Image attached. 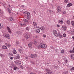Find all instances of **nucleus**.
<instances>
[{
    "instance_id": "052dcab7",
    "label": "nucleus",
    "mask_w": 74,
    "mask_h": 74,
    "mask_svg": "<svg viewBox=\"0 0 74 74\" xmlns=\"http://www.w3.org/2000/svg\"><path fill=\"white\" fill-rule=\"evenodd\" d=\"M57 27H60V25H57Z\"/></svg>"
},
{
    "instance_id": "c03bdc74",
    "label": "nucleus",
    "mask_w": 74,
    "mask_h": 74,
    "mask_svg": "<svg viewBox=\"0 0 74 74\" xmlns=\"http://www.w3.org/2000/svg\"><path fill=\"white\" fill-rule=\"evenodd\" d=\"M13 69L14 70H16V69H17V67H14Z\"/></svg>"
},
{
    "instance_id": "6e6d98bb",
    "label": "nucleus",
    "mask_w": 74,
    "mask_h": 74,
    "mask_svg": "<svg viewBox=\"0 0 74 74\" xmlns=\"http://www.w3.org/2000/svg\"><path fill=\"white\" fill-rule=\"evenodd\" d=\"M4 6V8H6V5H5Z\"/></svg>"
},
{
    "instance_id": "f257e3e1",
    "label": "nucleus",
    "mask_w": 74,
    "mask_h": 74,
    "mask_svg": "<svg viewBox=\"0 0 74 74\" xmlns=\"http://www.w3.org/2000/svg\"><path fill=\"white\" fill-rule=\"evenodd\" d=\"M24 14H25V15L27 16V17L26 19H24L23 21L24 22H28L29 19L30 18H29V16L30 15V13L28 12H24Z\"/></svg>"
},
{
    "instance_id": "c85d7f7f",
    "label": "nucleus",
    "mask_w": 74,
    "mask_h": 74,
    "mask_svg": "<svg viewBox=\"0 0 74 74\" xmlns=\"http://www.w3.org/2000/svg\"><path fill=\"white\" fill-rule=\"evenodd\" d=\"M71 24H72V26H74V21H73L71 22Z\"/></svg>"
},
{
    "instance_id": "ddd939ff",
    "label": "nucleus",
    "mask_w": 74,
    "mask_h": 74,
    "mask_svg": "<svg viewBox=\"0 0 74 74\" xmlns=\"http://www.w3.org/2000/svg\"><path fill=\"white\" fill-rule=\"evenodd\" d=\"M40 29L42 32H44V30H45V27L44 26H42L41 27H40Z\"/></svg>"
},
{
    "instance_id": "e2e57ef3",
    "label": "nucleus",
    "mask_w": 74,
    "mask_h": 74,
    "mask_svg": "<svg viewBox=\"0 0 74 74\" xmlns=\"http://www.w3.org/2000/svg\"><path fill=\"white\" fill-rule=\"evenodd\" d=\"M72 38L73 40H74V36L72 37Z\"/></svg>"
},
{
    "instance_id": "b1692460",
    "label": "nucleus",
    "mask_w": 74,
    "mask_h": 74,
    "mask_svg": "<svg viewBox=\"0 0 74 74\" xmlns=\"http://www.w3.org/2000/svg\"><path fill=\"white\" fill-rule=\"evenodd\" d=\"M71 34H72L74 35V29H73L71 32Z\"/></svg>"
},
{
    "instance_id": "a18cd8bd",
    "label": "nucleus",
    "mask_w": 74,
    "mask_h": 74,
    "mask_svg": "<svg viewBox=\"0 0 74 74\" xmlns=\"http://www.w3.org/2000/svg\"><path fill=\"white\" fill-rule=\"evenodd\" d=\"M68 1L67 0H64L65 3H67Z\"/></svg>"
},
{
    "instance_id": "bf43d9fd",
    "label": "nucleus",
    "mask_w": 74,
    "mask_h": 74,
    "mask_svg": "<svg viewBox=\"0 0 74 74\" xmlns=\"http://www.w3.org/2000/svg\"><path fill=\"white\" fill-rule=\"evenodd\" d=\"M1 10H0V14H1Z\"/></svg>"
},
{
    "instance_id": "3c124183",
    "label": "nucleus",
    "mask_w": 74,
    "mask_h": 74,
    "mask_svg": "<svg viewBox=\"0 0 74 74\" xmlns=\"http://www.w3.org/2000/svg\"><path fill=\"white\" fill-rule=\"evenodd\" d=\"M30 74H35L33 72H31L30 73Z\"/></svg>"
},
{
    "instance_id": "680f3d73",
    "label": "nucleus",
    "mask_w": 74,
    "mask_h": 74,
    "mask_svg": "<svg viewBox=\"0 0 74 74\" xmlns=\"http://www.w3.org/2000/svg\"><path fill=\"white\" fill-rule=\"evenodd\" d=\"M56 68H57V69H58L59 67L58 66H56Z\"/></svg>"
},
{
    "instance_id": "2f4dec72",
    "label": "nucleus",
    "mask_w": 74,
    "mask_h": 74,
    "mask_svg": "<svg viewBox=\"0 0 74 74\" xmlns=\"http://www.w3.org/2000/svg\"><path fill=\"white\" fill-rule=\"evenodd\" d=\"M9 55H10V56H13V54L12 53H9Z\"/></svg>"
},
{
    "instance_id": "20e7f679",
    "label": "nucleus",
    "mask_w": 74,
    "mask_h": 74,
    "mask_svg": "<svg viewBox=\"0 0 74 74\" xmlns=\"http://www.w3.org/2000/svg\"><path fill=\"white\" fill-rule=\"evenodd\" d=\"M53 33L55 36H56V37H58V33H57V32L56 31V30H53Z\"/></svg>"
},
{
    "instance_id": "864d4df0",
    "label": "nucleus",
    "mask_w": 74,
    "mask_h": 74,
    "mask_svg": "<svg viewBox=\"0 0 74 74\" xmlns=\"http://www.w3.org/2000/svg\"><path fill=\"white\" fill-rule=\"evenodd\" d=\"M36 27L37 29H40V27Z\"/></svg>"
},
{
    "instance_id": "79ce46f5",
    "label": "nucleus",
    "mask_w": 74,
    "mask_h": 74,
    "mask_svg": "<svg viewBox=\"0 0 74 74\" xmlns=\"http://www.w3.org/2000/svg\"><path fill=\"white\" fill-rule=\"evenodd\" d=\"M26 29L27 30L29 31V27H27V28H26Z\"/></svg>"
},
{
    "instance_id": "603ef678",
    "label": "nucleus",
    "mask_w": 74,
    "mask_h": 74,
    "mask_svg": "<svg viewBox=\"0 0 74 74\" xmlns=\"http://www.w3.org/2000/svg\"><path fill=\"white\" fill-rule=\"evenodd\" d=\"M0 56H1V57H2L3 56V55L0 54Z\"/></svg>"
},
{
    "instance_id": "338daca9",
    "label": "nucleus",
    "mask_w": 74,
    "mask_h": 74,
    "mask_svg": "<svg viewBox=\"0 0 74 74\" xmlns=\"http://www.w3.org/2000/svg\"><path fill=\"white\" fill-rule=\"evenodd\" d=\"M25 7V6L24 5H22V7Z\"/></svg>"
},
{
    "instance_id": "9d476101",
    "label": "nucleus",
    "mask_w": 74,
    "mask_h": 74,
    "mask_svg": "<svg viewBox=\"0 0 74 74\" xmlns=\"http://www.w3.org/2000/svg\"><path fill=\"white\" fill-rule=\"evenodd\" d=\"M7 29L8 32L10 33H11V29L8 27H7Z\"/></svg>"
},
{
    "instance_id": "8fccbe9b",
    "label": "nucleus",
    "mask_w": 74,
    "mask_h": 74,
    "mask_svg": "<svg viewBox=\"0 0 74 74\" xmlns=\"http://www.w3.org/2000/svg\"><path fill=\"white\" fill-rule=\"evenodd\" d=\"M65 62L66 63H67V62H68L67 60H65Z\"/></svg>"
},
{
    "instance_id": "7c9ffc66",
    "label": "nucleus",
    "mask_w": 74,
    "mask_h": 74,
    "mask_svg": "<svg viewBox=\"0 0 74 74\" xmlns=\"http://www.w3.org/2000/svg\"><path fill=\"white\" fill-rule=\"evenodd\" d=\"M74 51L73 50L72 51H70V53H74Z\"/></svg>"
},
{
    "instance_id": "de8ad7c7",
    "label": "nucleus",
    "mask_w": 74,
    "mask_h": 74,
    "mask_svg": "<svg viewBox=\"0 0 74 74\" xmlns=\"http://www.w3.org/2000/svg\"><path fill=\"white\" fill-rule=\"evenodd\" d=\"M8 11V12H9V13H11V10H9Z\"/></svg>"
},
{
    "instance_id": "cd10ccee",
    "label": "nucleus",
    "mask_w": 74,
    "mask_h": 74,
    "mask_svg": "<svg viewBox=\"0 0 74 74\" xmlns=\"http://www.w3.org/2000/svg\"><path fill=\"white\" fill-rule=\"evenodd\" d=\"M9 20L10 21H14V20L13 19V18H9Z\"/></svg>"
},
{
    "instance_id": "7ed1b4c3",
    "label": "nucleus",
    "mask_w": 74,
    "mask_h": 74,
    "mask_svg": "<svg viewBox=\"0 0 74 74\" xmlns=\"http://www.w3.org/2000/svg\"><path fill=\"white\" fill-rule=\"evenodd\" d=\"M3 36L5 37H6L7 38H8V39H10V35L8 34H4Z\"/></svg>"
},
{
    "instance_id": "4468645a",
    "label": "nucleus",
    "mask_w": 74,
    "mask_h": 74,
    "mask_svg": "<svg viewBox=\"0 0 74 74\" xmlns=\"http://www.w3.org/2000/svg\"><path fill=\"white\" fill-rule=\"evenodd\" d=\"M32 44H33V43L31 42H30L28 46L29 48H32Z\"/></svg>"
},
{
    "instance_id": "a878e982",
    "label": "nucleus",
    "mask_w": 74,
    "mask_h": 74,
    "mask_svg": "<svg viewBox=\"0 0 74 74\" xmlns=\"http://www.w3.org/2000/svg\"><path fill=\"white\" fill-rule=\"evenodd\" d=\"M62 74H68V71H65L62 73Z\"/></svg>"
},
{
    "instance_id": "0eeeda50",
    "label": "nucleus",
    "mask_w": 74,
    "mask_h": 74,
    "mask_svg": "<svg viewBox=\"0 0 74 74\" xmlns=\"http://www.w3.org/2000/svg\"><path fill=\"white\" fill-rule=\"evenodd\" d=\"M19 25L20 26H22L25 27L26 26V23H20Z\"/></svg>"
},
{
    "instance_id": "393cba45",
    "label": "nucleus",
    "mask_w": 74,
    "mask_h": 74,
    "mask_svg": "<svg viewBox=\"0 0 74 74\" xmlns=\"http://www.w3.org/2000/svg\"><path fill=\"white\" fill-rule=\"evenodd\" d=\"M13 53L14 54H16V51L14 49L13 50Z\"/></svg>"
},
{
    "instance_id": "aec40b11",
    "label": "nucleus",
    "mask_w": 74,
    "mask_h": 74,
    "mask_svg": "<svg viewBox=\"0 0 74 74\" xmlns=\"http://www.w3.org/2000/svg\"><path fill=\"white\" fill-rule=\"evenodd\" d=\"M59 22L60 23H61V24H63V21L62 20H60L59 21Z\"/></svg>"
},
{
    "instance_id": "39448f33",
    "label": "nucleus",
    "mask_w": 74,
    "mask_h": 74,
    "mask_svg": "<svg viewBox=\"0 0 74 74\" xmlns=\"http://www.w3.org/2000/svg\"><path fill=\"white\" fill-rule=\"evenodd\" d=\"M46 71L48 74H52V71L49 69H46Z\"/></svg>"
},
{
    "instance_id": "473e14b6",
    "label": "nucleus",
    "mask_w": 74,
    "mask_h": 74,
    "mask_svg": "<svg viewBox=\"0 0 74 74\" xmlns=\"http://www.w3.org/2000/svg\"><path fill=\"white\" fill-rule=\"evenodd\" d=\"M62 13L64 14H66V12L65 11H62Z\"/></svg>"
},
{
    "instance_id": "2eb2a0df",
    "label": "nucleus",
    "mask_w": 74,
    "mask_h": 74,
    "mask_svg": "<svg viewBox=\"0 0 74 74\" xmlns=\"http://www.w3.org/2000/svg\"><path fill=\"white\" fill-rule=\"evenodd\" d=\"M73 5V4L71 3H69L67 5V7H69Z\"/></svg>"
},
{
    "instance_id": "412c9836",
    "label": "nucleus",
    "mask_w": 74,
    "mask_h": 74,
    "mask_svg": "<svg viewBox=\"0 0 74 74\" xmlns=\"http://www.w3.org/2000/svg\"><path fill=\"white\" fill-rule=\"evenodd\" d=\"M33 25L34 26H36L37 25V23L35 22H34L33 23Z\"/></svg>"
},
{
    "instance_id": "e433bc0d",
    "label": "nucleus",
    "mask_w": 74,
    "mask_h": 74,
    "mask_svg": "<svg viewBox=\"0 0 74 74\" xmlns=\"http://www.w3.org/2000/svg\"><path fill=\"white\" fill-rule=\"evenodd\" d=\"M38 49H39V48H41V46H40V45H38Z\"/></svg>"
},
{
    "instance_id": "5701e85b",
    "label": "nucleus",
    "mask_w": 74,
    "mask_h": 74,
    "mask_svg": "<svg viewBox=\"0 0 74 74\" xmlns=\"http://www.w3.org/2000/svg\"><path fill=\"white\" fill-rule=\"evenodd\" d=\"M5 45L6 46H8V47H11V44H8L7 43H6L5 44Z\"/></svg>"
},
{
    "instance_id": "4be33fe9",
    "label": "nucleus",
    "mask_w": 74,
    "mask_h": 74,
    "mask_svg": "<svg viewBox=\"0 0 74 74\" xmlns=\"http://www.w3.org/2000/svg\"><path fill=\"white\" fill-rule=\"evenodd\" d=\"M33 43H34V44H37V40H34V41L33 42Z\"/></svg>"
},
{
    "instance_id": "6ab92c4d",
    "label": "nucleus",
    "mask_w": 74,
    "mask_h": 74,
    "mask_svg": "<svg viewBox=\"0 0 74 74\" xmlns=\"http://www.w3.org/2000/svg\"><path fill=\"white\" fill-rule=\"evenodd\" d=\"M2 48L3 49H6L7 48V47H6L5 46H2Z\"/></svg>"
},
{
    "instance_id": "423d86ee",
    "label": "nucleus",
    "mask_w": 74,
    "mask_h": 74,
    "mask_svg": "<svg viewBox=\"0 0 74 74\" xmlns=\"http://www.w3.org/2000/svg\"><path fill=\"white\" fill-rule=\"evenodd\" d=\"M47 48V45L45 44H43L41 46V48L45 49Z\"/></svg>"
},
{
    "instance_id": "c756f323",
    "label": "nucleus",
    "mask_w": 74,
    "mask_h": 74,
    "mask_svg": "<svg viewBox=\"0 0 74 74\" xmlns=\"http://www.w3.org/2000/svg\"><path fill=\"white\" fill-rule=\"evenodd\" d=\"M16 33L17 34H21V32L20 31H17L16 32Z\"/></svg>"
},
{
    "instance_id": "4c0bfd02",
    "label": "nucleus",
    "mask_w": 74,
    "mask_h": 74,
    "mask_svg": "<svg viewBox=\"0 0 74 74\" xmlns=\"http://www.w3.org/2000/svg\"><path fill=\"white\" fill-rule=\"evenodd\" d=\"M61 53H64V50H62L61 51Z\"/></svg>"
},
{
    "instance_id": "f8f14e48",
    "label": "nucleus",
    "mask_w": 74,
    "mask_h": 74,
    "mask_svg": "<svg viewBox=\"0 0 74 74\" xmlns=\"http://www.w3.org/2000/svg\"><path fill=\"white\" fill-rule=\"evenodd\" d=\"M62 30H64V31H65L66 30V27L65 26H62Z\"/></svg>"
},
{
    "instance_id": "dca6fc26",
    "label": "nucleus",
    "mask_w": 74,
    "mask_h": 74,
    "mask_svg": "<svg viewBox=\"0 0 74 74\" xmlns=\"http://www.w3.org/2000/svg\"><path fill=\"white\" fill-rule=\"evenodd\" d=\"M36 32L37 33H38L40 32V29H37L36 30Z\"/></svg>"
},
{
    "instance_id": "5fc2aeb1",
    "label": "nucleus",
    "mask_w": 74,
    "mask_h": 74,
    "mask_svg": "<svg viewBox=\"0 0 74 74\" xmlns=\"http://www.w3.org/2000/svg\"><path fill=\"white\" fill-rule=\"evenodd\" d=\"M10 59H11V60H12L13 59V58L11 57L10 58Z\"/></svg>"
},
{
    "instance_id": "69168bd1",
    "label": "nucleus",
    "mask_w": 74,
    "mask_h": 74,
    "mask_svg": "<svg viewBox=\"0 0 74 74\" xmlns=\"http://www.w3.org/2000/svg\"><path fill=\"white\" fill-rule=\"evenodd\" d=\"M43 37H46V35H43Z\"/></svg>"
},
{
    "instance_id": "f704fd0d",
    "label": "nucleus",
    "mask_w": 74,
    "mask_h": 74,
    "mask_svg": "<svg viewBox=\"0 0 74 74\" xmlns=\"http://www.w3.org/2000/svg\"><path fill=\"white\" fill-rule=\"evenodd\" d=\"M66 36V34H64L63 35V36L64 37H65Z\"/></svg>"
},
{
    "instance_id": "ea45409f",
    "label": "nucleus",
    "mask_w": 74,
    "mask_h": 74,
    "mask_svg": "<svg viewBox=\"0 0 74 74\" xmlns=\"http://www.w3.org/2000/svg\"><path fill=\"white\" fill-rule=\"evenodd\" d=\"M18 64H21V63H22V62L21 61H18Z\"/></svg>"
},
{
    "instance_id": "4d7b16f0",
    "label": "nucleus",
    "mask_w": 74,
    "mask_h": 74,
    "mask_svg": "<svg viewBox=\"0 0 74 74\" xmlns=\"http://www.w3.org/2000/svg\"><path fill=\"white\" fill-rule=\"evenodd\" d=\"M7 8V9L8 10V11H9V10H10V8Z\"/></svg>"
},
{
    "instance_id": "58836bf2",
    "label": "nucleus",
    "mask_w": 74,
    "mask_h": 74,
    "mask_svg": "<svg viewBox=\"0 0 74 74\" xmlns=\"http://www.w3.org/2000/svg\"><path fill=\"white\" fill-rule=\"evenodd\" d=\"M19 52H20V53H21L22 52V49H19Z\"/></svg>"
},
{
    "instance_id": "bb28decb",
    "label": "nucleus",
    "mask_w": 74,
    "mask_h": 74,
    "mask_svg": "<svg viewBox=\"0 0 74 74\" xmlns=\"http://www.w3.org/2000/svg\"><path fill=\"white\" fill-rule=\"evenodd\" d=\"M48 11L49 12L51 13V12H52L53 11L52 10H48Z\"/></svg>"
},
{
    "instance_id": "09e8293b",
    "label": "nucleus",
    "mask_w": 74,
    "mask_h": 74,
    "mask_svg": "<svg viewBox=\"0 0 74 74\" xmlns=\"http://www.w3.org/2000/svg\"><path fill=\"white\" fill-rule=\"evenodd\" d=\"M20 67L21 68V69H23V66L21 65V66H20Z\"/></svg>"
},
{
    "instance_id": "72a5a7b5",
    "label": "nucleus",
    "mask_w": 74,
    "mask_h": 74,
    "mask_svg": "<svg viewBox=\"0 0 74 74\" xmlns=\"http://www.w3.org/2000/svg\"><path fill=\"white\" fill-rule=\"evenodd\" d=\"M58 36L59 37H60V38H61L62 37V36L60 34H59Z\"/></svg>"
},
{
    "instance_id": "13d9d810",
    "label": "nucleus",
    "mask_w": 74,
    "mask_h": 74,
    "mask_svg": "<svg viewBox=\"0 0 74 74\" xmlns=\"http://www.w3.org/2000/svg\"><path fill=\"white\" fill-rule=\"evenodd\" d=\"M33 13H34V14H36V12H35V11H33Z\"/></svg>"
},
{
    "instance_id": "a19ab883",
    "label": "nucleus",
    "mask_w": 74,
    "mask_h": 74,
    "mask_svg": "<svg viewBox=\"0 0 74 74\" xmlns=\"http://www.w3.org/2000/svg\"><path fill=\"white\" fill-rule=\"evenodd\" d=\"M70 70H71V71H72V70H74V67H73L72 68H71Z\"/></svg>"
},
{
    "instance_id": "a211bd4d",
    "label": "nucleus",
    "mask_w": 74,
    "mask_h": 74,
    "mask_svg": "<svg viewBox=\"0 0 74 74\" xmlns=\"http://www.w3.org/2000/svg\"><path fill=\"white\" fill-rule=\"evenodd\" d=\"M66 23L68 25H70L71 23L70 22V21L69 20H67L66 21Z\"/></svg>"
},
{
    "instance_id": "37998d69",
    "label": "nucleus",
    "mask_w": 74,
    "mask_h": 74,
    "mask_svg": "<svg viewBox=\"0 0 74 74\" xmlns=\"http://www.w3.org/2000/svg\"><path fill=\"white\" fill-rule=\"evenodd\" d=\"M15 62L16 63H18V61L16 60L15 61Z\"/></svg>"
},
{
    "instance_id": "c9c22d12",
    "label": "nucleus",
    "mask_w": 74,
    "mask_h": 74,
    "mask_svg": "<svg viewBox=\"0 0 74 74\" xmlns=\"http://www.w3.org/2000/svg\"><path fill=\"white\" fill-rule=\"evenodd\" d=\"M16 45H18L19 44V41H16Z\"/></svg>"
},
{
    "instance_id": "6e6552de",
    "label": "nucleus",
    "mask_w": 74,
    "mask_h": 74,
    "mask_svg": "<svg viewBox=\"0 0 74 74\" xmlns=\"http://www.w3.org/2000/svg\"><path fill=\"white\" fill-rule=\"evenodd\" d=\"M57 12H60V7L58 6L57 8Z\"/></svg>"
},
{
    "instance_id": "1a4fd4ad",
    "label": "nucleus",
    "mask_w": 74,
    "mask_h": 74,
    "mask_svg": "<svg viewBox=\"0 0 74 74\" xmlns=\"http://www.w3.org/2000/svg\"><path fill=\"white\" fill-rule=\"evenodd\" d=\"M14 59H20V56H19V54H18L17 56L14 57Z\"/></svg>"
},
{
    "instance_id": "774afa93",
    "label": "nucleus",
    "mask_w": 74,
    "mask_h": 74,
    "mask_svg": "<svg viewBox=\"0 0 74 74\" xmlns=\"http://www.w3.org/2000/svg\"><path fill=\"white\" fill-rule=\"evenodd\" d=\"M2 5L4 6L5 5H4V4L3 3Z\"/></svg>"
},
{
    "instance_id": "f03ea898",
    "label": "nucleus",
    "mask_w": 74,
    "mask_h": 74,
    "mask_svg": "<svg viewBox=\"0 0 74 74\" xmlns=\"http://www.w3.org/2000/svg\"><path fill=\"white\" fill-rule=\"evenodd\" d=\"M37 54H31L30 55V57L31 58H32V59H34V58H36L37 57Z\"/></svg>"
},
{
    "instance_id": "0e129e2a",
    "label": "nucleus",
    "mask_w": 74,
    "mask_h": 74,
    "mask_svg": "<svg viewBox=\"0 0 74 74\" xmlns=\"http://www.w3.org/2000/svg\"><path fill=\"white\" fill-rule=\"evenodd\" d=\"M8 8H10V5H8Z\"/></svg>"
},
{
    "instance_id": "f3484780",
    "label": "nucleus",
    "mask_w": 74,
    "mask_h": 74,
    "mask_svg": "<svg viewBox=\"0 0 74 74\" xmlns=\"http://www.w3.org/2000/svg\"><path fill=\"white\" fill-rule=\"evenodd\" d=\"M71 58L72 59L74 60V54H72L71 55Z\"/></svg>"
},
{
    "instance_id": "9b49d317",
    "label": "nucleus",
    "mask_w": 74,
    "mask_h": 74,
    "mask_svg": "<svg viewBox=\"0 0 74 74\" xmlns=\"http://www.w3.org/2000/svg\"><path fill=\"white\" fill-rule=\"evenodd\" d=\"M25 38L28 39V38H30V35H29L28 34H25Z\"/></svg>"
},
{
    "instance_id": "49530a36",
    "label": "nucleus",
    "mask_w": 74,
    "mask_h": 74,
    "mask_svg": "<svg viewBox=\"0 0 74 74\" xmlns=\"http://www.w3.org/2000/svg\"><path fill=\"white\" fill-rule=\"evenodd\" d=\"M41 7H44V5H41Z\"/></svg>"
}]
</instances>
